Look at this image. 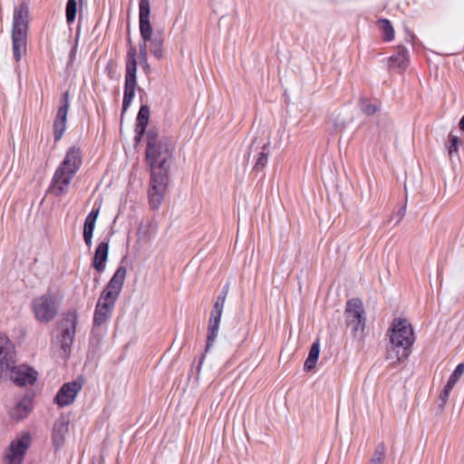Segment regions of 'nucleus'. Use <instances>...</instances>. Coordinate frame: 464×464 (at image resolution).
Segmentation results:
<instances>
[{
    "label": "nucleus",
    "instance_id": "obj_1",
    "mask_svg": "<svg viewBox=\"0 0 464 464\" xmlns=\"http://www.w3.org/2000/svg\"><path fill=\"white\" fill-rule=\"evenodd\" d=\"M172 145L166 139L159 140L152 130L147 134L146 160L150 167V181L148 191L150 205L159 208L164 198L169 179Z\"/></svg>",
    "mask_w": 464,
    "mask_h": 464
},
{
    "label": "nucleus",
    "instance_id": "obj_2",
    "mask_svg": "<svg viewBox=\"0 0 464 464\" xmlns=\"http://www.w3.org/2000/svg\"><path fill=\"white\" fill-rule=\"evenodd\" d=\"M387 336L390 346L387 349L386 358L393 363L405 360L409 355V349L415 342L414 331L411 323L404 318L393 319Z\"/></svg>",
    "mask_w": 464,
    "mask_h": 464
},
{
    "label": "nucleus",
    "instance_id": "obj_3",
    "mask_svg": "<svg viewBox=\"0 0 464 464\" xmlns=\"http://www.w3.org/2000/svg\"><path fill=\"white\" fill-rule=\"evenodd\" d=\"M82 163V151L79 147L68 149L60 165L54 171L48 191L55 197L68 193L71 183Z\"/></svg>",
    "mask_w": 464,
    "mask_h": 464
},
{
    "label": "nucleus",
    "instance_id": "obj_4",
    "mask_svg": "<svg viewBox=\"0 0 464 464\" xmlns=\"http://www.w3.org/2000/svg\"><path fill=\"white\" fill-rule=\"evenodd\" d=\"M126 275V267H118L105 288L101 293L93 316L94 326L103 325L110 320L114 310L116 301L122 290Z\"/></svg>",
    "mask_w": 464,
    "mask_h": 464
},
{
    "label": "nucleus",
    "instance_id": "obj_5",
    "mask_svg": "<svg viewBox=\"0 0 464 464\" xmlns=\"http://www.w3.org/2000/svg\"><path fill=\"white\" fill-rule=\"evenodd\" d=\"M28 25L29 7L22 3L14 8L12 23V49L16 62L26 52Z\"/></svg>",
    "mask_w": 464,
    "mask_h": 464
},
{
    "label": "nucleus",
    "instance_id": "obj_6",
    "mask_svg": "<svg viewBox=\"0 0 464 464\" xmlns=\"http://www.w3.org/2000/svg\"><path fill=\"white\" fill-rule=\"evenodd\" d=\"M150 0H140L139 3V27L143 43L147 44L150 42V50L152 55L157 59H162L164 56L162 34L152 36V27L150 21Z\"/></svg>",
    "mask_w": 464,
    "mask_h": 464
},
{
    "label": "nucleus",
    "instance_id": "obj_7",
    "mask_svg": "<svg viewBox=\"0 0 464 464\" xmlns=\"http://www.w3.org/2000/svg\"><path fill=\"white\" fill-rule=\"evenodd\" d=\"M137 50L130 46L127 52L126 72L124 82V95L122 101V113H124L132 102L137 87Z\"/></svg>",
    "mask_w": 464,
    "mask_h": 464
},
{
    "label": "nucleus",
    "instance_id": "obj_8",
    "mask_svg": "<svg viewBox=\"0 0 464 464\" xmlns=\"http://www.w3.org/2000/svg\"><path fill=\"white\" fill-rule=\"evenodd\" d=\"M32 309L38 322H51L58 313V304L55 295L47 293L34 298L32 302Z\"/></svg>",
    "mask_w": 464,
    "mask_h": 464
},
{
    "label": "nucleus",
    "instance_id": "obj_9",
    "mask_svg": "<svg viewBox=\"0 0 464 464\" xmlns=\"http://www.w3.org/2000/svg\"><path fill=\"white\" fill-rule=\"evenodd\" d=\"M5 376L0 375L1 382L10 381L19 386L33 384L37 379V372L26 365H15L10 363L6 365Z\"/></svg>",
    "mask_w": 464,
    "mask_h": 464
},
{
    "label": "nucleus",
    "instance_id": "obj_10",
    "mask_svg": "<svg viewBox=\"0 0 464 464\" xmlns=\"http://www.w3.org/2000/svg\"><path fill=\"white\" fill-rule=\"evenodd\" d=\"M77 323L78 314L74 310L68 311L60 323L59 342L64 353L70 351L73 343Z\"/></svg>",
    "mask_w": 464,
    "mask_h": 464
},
{
    "label": "nucleus",
    "instance_id": "obj_11",
    "mask_svg": "<svg viewBox=\"0 0 464 464\" xmlns=\"http://www.w3.org/2000/svg\"><path fill=\"white\" fill-rule=\"evenodd\" d=\"M346 320L354 334H362L365 329V312L361 300L354 298L347 302Z\"/></svg>",
    "mask_w": 464,
    "mask_h": 464
},
{
    "label": "nucleus",
    "instance_id": "obj_12",
    "mask_svg": "<svg viewBox=\"0 0 464 464\" xmlns=\"http://www.w3.org/2000/svg\"><path fill=\"white\" fill-rule=\"evenodd\" d=\"M32 442V437L24 432L13 440L5 455V464H22L24 454Z\"/></svg>",
    "mask_w": 464,
    "mask_h": 464
},
{
    "label": "nucleus",
    "instance_id": "obj_13",
    "mask_svg": "<svg viewBox=\"0 0 464 464\" xmlns=\"http://www.w3.org/2000/svg\"><path fill=\"white\" fill-rule=\"evenodd\" d=\"M69 107L70 94L68 92H65L60 100V105L53 121V135L56 141L62 139L65 131Z\"/></svg>",
    "mask_w": 464,
    "mask_h": 464
},
{
    "label": "nucleus",
    "instance_id": "obj_14",
    "mask_svg": "<svg viewBox=\"0 0 464 464\" xmlns=\"http://www.w3.org/2000/svg\"><path fill=\"white\" fill-rule=\"evenodd\" d=\"M83 385L82 380H75L64 383L58 391L54 401L60 407L71 405L76 399L77 394Z\"/></svg>",
    "mask_w": 464,
    "mask_h": 464
},
{
    "label": "nucleus",
    "instance_id": "obj_15",
    "mask_svg": "<svg viewBox=\"0 0 464 464\" xmlns=\"http://www.w3.org/2000/svg\"><path fill=\"white\" fill-rule=\"evenodd\" d=\"M14 362V346L5 334H0V375L5 376L6 365Z\"/></svg>",
    "mask_w": 464,
    "mask_h": 464
},
{
    "label": "nucleus",
    "instance_id": "obj_16",
    "mask_svg": "<svg viewBox=\"0 0 464 464\" xmlns=\"http://www.w3.org/2000/svg\"><path fill=\"white\" fill-rule=\"evenodd\" d=\"M223 310L224 309L218 307H213V309L211 310L208 325L206 352H208L210 348L214 345L216 339L218 335Z\"/></svg>",
    "mask_w": 464,
    "mask_h": 464
},
{
    "label": "nucleus",
    "instance_id": "obj_17",
    "mask_svg": "<svg viewBox=\"0 0 464 464\" xmlns=\"http://www.w3.org/2000/svg\"><path fill=\"white\" fill-rule=\"evenodd\" d=\"M69 432V421L65 418H59L53 424L52 441L56 450H59L65 441Z\"/></svg>",
    "mask_w": 464,
    "mask_h": 464
},
{
    "label": "nucleus",
    "instance_id": "obj_18",
    "mask_svg": "<svg viewBox=\"0 0 464 464\" xmlns=\"http://www.w3.org/2000/svg\"><path fill=\"white\" fill-rule=\"evenodd\" d=\"M100 213V208H93L85 218L83 225V240L90 248L92 245L93 231Z\"/></svg>",
    "mask_w": 464,
    "mask_h": 464
},
{
    "label": "nucleus",
    "instance_id": "obj_19",
    "mask_svg": "<svg viewBox=\"0 0 464 464\" xmlns=\"http://www.w3.org/2000/svg\"><path fill=\"white\" fill-rule=\"evenodd\" d=\"M109 254V241L101 242L94 253L93 267L98 272H103L105 269V263Z\"/></svg>",
    "mask_w": 464,
    "mask_h": 464
},
{
    "label": "nucleus",
    "instance_id": "obj_20",
    "mask_svg": "<svg viewBox=\"0 0 464 464\" xmlns=\"http://www.w3.org/2000/svg\"><path fill=\"white\" fill-rule=\"evenodd\" d=\"M31 411L32 401L27 398H24L10 410V416L12 419L20 420L26 418Z\"/></svg>",
    "mask_w": 464,
    "mask_h": 464
},
{
    "label": "nucleus",
    "instance_id": "obj_21",
    "mask_svg": "<svg viewBox=\"0 0 464 464\" xmlns=\"http://www.w3.org/2000/svg\"><path fill=\"white\" fill-rule=\"evenodd\" d=\"M409 61L408 51L402 47L398 52L389 58V66L392 69L404 70L407 67Z\"/></svg>",
    "mask_w": 464,
    "mask_h": 464
},
{
    "label": "nucleus",
    "instance_id": "obj_22",
    "mask_svg": "<svg viewBox=\"0 0 464 464\" xmlns=\"http://www.w3.org/2000/svg\"><path fill=\"white\" fill-rule=\"evenodd\" d=\"M150 119V108L147 105H142L138 112L136 119V133L139 136H141L145 128L148 125Z\"/></svg>",
    "mask_w": 464,
    "mask_h": 464
},
{
    "label": "nucleus",
    "instance_id": "obj_23",
    "mask_svg": "<svg viewBox=\"0 0 464 464\" xmlns=\"http://www.w3.org/2000/svg\"><path fill=\"white\" fill-rule=\"evenodd\" d=\"M319 353H320V345H319L318 342H315L312 344L310 351H309L308 357L306 358V360L304 362V368L305 371H311L315 367L316 362L319 358Z\"/></svg>",
    "mask_w": 464,
    "mask_h": 464
},
{
    "label": "nucleus",
    "instance_id": "obj_24",
    "mask_svg": "<svg viewBox=\"0 0 464 464\" xmlns=\"http://www.w3.org/2000/svg\"><path fill=\"white\" fill-rule=\"evenodd\" d=\"M267 146H268V143L265 144L263 146V150L261 152H259L256 156V162L254 165V169L256 171L263 170L267 164L268 156H269V152H268V150H266Z\"/></svg>",
    "mask_w": 464,
    "mask_h": 464
},
{
    "label": "nucleus",
    "instance_id": "obj_25",
    "mask_svg": "<svg viewBox=\"0 0 464 464\" xmlns=\"http://www.w3.org/2000/svg\"><path fill=\"white\" fill-rule=\"evenodd\" d=\"M378 23L382 30L384 40L388 42L393 40L394 29L391 22L387 19H380Z\"/></svg>",
    "mask_w": 464,
    "mask_h": 464
},
{
    "label": "nucleus",
    "instance_id": "obj_26",
    "mask_svg": "<svg viewBox=\"0 0 464 464\" xmlns=\"http://www.w3.org/2000/svg\"><path fill=\"white\" fill-rule=\"evenodd\" d=\"M140 65L146 74L150 73V65L148 62V46L145 43L140 44Z\"/></svg>",
    "mask_w": 464,
    "mask_h": 464
},
{
    "label": "nucleus",
    "instance_id": "obj_27",
    "mask_svg": "<svg viewBox=\"0 0 464 464\" xmlns=\"http://www.w3.org/2000/svg\"><path fill=\"white\" fill-rule=\"evenodd\" d=\"M386 454V448L383 443L376 446L369 464H383Z\"/></svg>",
    "mask_w": 464,
    "mask_h": 464
},
{
    "label": "nucleus",
    "instance_id": "obj_28",
    "mask_svg": "<svg viewBox=\"0 0 464 464\" xmlns=\"http://www.w3.org/2000/svg\"><path fill=\"white\" fill-rule=\"evenodd\" d=\"M77 13V2L76 0H68L66 4L65 14L66 21L68 24L74 22Z\"/></svg>",
    "mask_w": 464,
    "mask_h": 464
},
{
    "label": "nucleus",
    "instance_id": "obj_29",
    "mask_svg": "<svg viewBox=\"0 0 464 464\" xmlns=\"http://www.w3.org/2000/svg\"><path fill=\"white\" fill-rule=\"evenodd\" d=\"M463 373H464V363H459L457 365L454 372L450 374L447 383L449 385L454 387Z\"/></svg>",
    "mask_w": 464,
    "mask_h": 464
},
{
    "label": "nucleus",
    "instance_id": "obj_30",
    "mask_svg": "<svg viewBox=\"0 0 464 464\" xmlns=\"http://www.w3.org/2000/svg\"><path fill=\"white\" fill-rule=\"evenodd\" d=\"M361 109L364 113L372 115L376 112L377 104L372 103V102L368 99H362Z\"/></svg>",
    "mask_w": 464,
    "mask_h": 464
},
{
    "label": "nucleus",
    "instance_id": "obj_31",
    "mask_svg": "<svg viewBox=\"0 0 464 464\" xmlns=\"http://www.w3.org/2000/svg\"><path fill=\"white\" fill-rule=\"evenodd\" d=\"M228 288H229L228 285H226L224 286L223 290L217 297L213 307L224 309L226 298L228 294Z\"/></svg>",
    "mask_w": 464,
    "mask_h": 464
},
{
    "label": "nucleus",
    "instance_id": "obj_32",
    "mask_svg": "<svg viewBox=\"0 0 464 464\" xmlns=\"http://www.w3.org/2000/svg\"><path fill=\"white\" fill-rule=\"evenodd\" d=\"M449 142V154L452 155L453 153H457L460 143L459 139L456 135L450 134Z\"/></svg>",
    "mask_w": 464,
    "mask_h": 464
},
{
    "label": "nucleus",
    "instance_id": "obj_33",
    "mask_svg": "<svg viewBox=\"0 0 464 464\" xmlns=\"http://www.w3.org/2000/svg\"><path fill=\"white\" fill-rule=\"evenodd\" d=\"M452 389H453L452 386L446 383V385L444 386L443 390L441 391V392L440 394V400L441 401V406H443L447 402Z\"/></svg>",
    "mask_w": 464,
    "mask_h": 464
},
{
    "label": "nucleus",
    "instance_id": "obj_34",
    "mask_svg": "<svg viewBox=\"0 0 464 464\" xmlns=\"http://www.w3.org/2000/svg\"><path fill=\"white\" fill-rule=\"evenodd\" d=\"M459 129L464 131V115L462 116V118L460 119L459 121Z\"/></svg>",
    "mask_w": 464,
    "mask_h": 464
}]
</instances>
